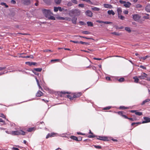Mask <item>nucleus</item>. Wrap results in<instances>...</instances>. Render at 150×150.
<instances>
[{"label": "nucleus", "instance_id": "1", "mask_svg": "<svg viewBox=\"0 0 150 150\" xmlns=\"http://www.w3.org/2000/svg\"><path fill=\"white\" fill-rule=\"evenodd\" d=\"M67 93L70 95H67V98H69L71 100H72L74 98H78L80 97L82 95V93L81 92H76L71 93L69 92H66L64 91H62L60 92L61 97L64 96V95Z\"/></svg>", "mask_w": 150, "mask_h": 150}, {"label": "nucleus", "instance_id": "2", "mask_svg": "<svg viewBox=\"0 0 150 150\" xmlns=\"http://www.w3.org/2000/svg\"><path fill=\"white\" fill-rule=\"evenodd\" d=\"M81 11L78 9L76 8L72 9L69 11V15L70 17H72L73 15H74L75 16H79L81 14Z\"/></svg>", "mask_w": 150, "mask_h": 150}, {"label": "nucleus", "instance_id": "3", "mask_svg": "<svg viewBox=\"0 0 150 150\" xmlns=\"http://www.w3.org/2000/svg\"><path fill=\"white\" fill-rule=\"evenodd\" d=\"M25 132L23 131L20 130L18 131H12L11 132V134L13 135H24L25 134Z\"/></svg>", "mask_w": 150, "mask_h": 150}, {"label": "nucleus", "instance_id": "4", "mask_svg": "<svg viewBox=\"0 0 150 150\" xmlns=\"http://www.w3.org/2000/svg\"><path fill=\"white\" fill-rule=\"evenodd\" d=\"M42 11L45 16L47 18L48 17H49L51 14L50 11L49 10L44 9L42 10Z\"/></svg>", "mask_w": 150, "mask_h": 150}, {"label": "nucleus", "instance_id": "5", "mask_svg": "<svg viewBox=\"0 0 150 150\" xmlns=\"http://www.w3.org/2000/svg\"><path fill=\"white\" fill-rule=\"evenodd\" d=\"M138 78L141 79H144L146 80L147 78H148V75L145 73H143L142 74L141 76H138Z\"/></svg>", "mask_w": 150, "mask_h": 150}, {"label": "nucleus", "instance_id": "6", "mask_svg": "<svg viewBox=\"0 0 150 150\" xmlns=\"http://www.w3.org/2000/svg\"><path fill=\"white\" fill-rule=\"evenodd\" d=\"M129 112L132 113H135L136 115L138 116H140L142 115V112H138L137 110H131Z\"/></svg>", "mask_w": 150, "mask_h": 150}, {"label": "nucleus", "instance_id": "7", "mask_svg": "<svg viewBox=\"0 0 150 150\" xmlns=\"http://www.w3.org/2000/svg\"><path fill=\"white\" fill-rule=\"evenodd\" d=\"M21 1L23 4L26 5H29L31 3V0H22Z\"/></svg>", "mask_w": 150, "mask_h": 150}, {"label": "nucleus", "instance_id": "8", "mask_svg": "<svg viewBox=\"0 0 150 150\" xmlns=\"http://www.w3.org/2000/svg\"><path fill=\"white\" fill-rule=\"evenodd\" d=\"M86 15L89 17H92L93 16V13L90 10H87L85 12Z\"/></svg>", "mask_w": 150, "mask_h": 150}, {"label": "nucleus", "instance_id": "9", "mask_svg": "<svg viewBox=\"0 0 150 150\" xmlns=\"http://www.w3.org/2000/svg\"><path fill=\"white\" fill-rule=\"evenodd\" d=\"M141 18V16L138 14H135L133 15V18L136 21L138 20Z\"/></svg>", "mask_w": 150, "mask_h": 150}, {"label": "nucleus", "instance_id": "10", "mask_svg": "<svg viewBox=\"0 0 150 150\" xmlns=\"http://www.w3.org/2000/svg\"><path fill=\"white\" fill-rule=\"evenodd\" d=\"M117 113L119 115L123 117L124 118H127V116L124 114H125V112L123 111H119Z\"/></svg>", "mask_w": 150, "mask_h": 150}, {"label": "nucleus", "instance_id": "11", "mask_svg": "<svg viewBox=\"0 0 150 150\" xmlns=\"http://www.w3.org/2000/svg\"><path fill=\"white\" fill-rule=\"evenodd\" d=\"M144 120L142 121V123H145L150 122V118L147 117H144Z\"/></svg>", "mask_w": 150, "mask_h": 150}, {"label": "nucleus", "instance_id": "12", "mask_svg": "<svg viewBox=\"0 0 150 150\" xmlns=\"http://www.w3.org/2000/svg\"><path fill=\"white\" fill-rule=\"evenodd\" d=\"M97 139L103 140V141H106L108 140V138L104 136H99L98 138H97Z\"/></svg>", "mask_w": 150, "mask_h": 150}, {"label": "nucleus", "instance_id": "13", "mask_svg": "<svg viewBox=\"0 0 150 150\" xmlns=\"http://www.w3.org/2000/svg\"><path fill=\"white\" fill-rule=\"evenodd\" d=\"M89 134H91V135H86V137L89 138H93L94 137H97V136H95L91 132V130H90Z\"/></svg>", "mask_w": 150, "mask_h": 150}, {"label": "nucleus", "instance_id": "14", "mask_svg": "<svg viewBox=\"0 0 150 150\" xmlns=\"http://www.w3.org/2000/svg\"><path fill=\"white\" fill-rule=\"evenodd\" d=\"M56 134L54 133H49L46 136V139H48L50 137H52L54 136Z\"/></svg>", "mask_w": 150, "mask_h": 150}, {"label": "nucleus", "instance_id": "15", "mask_svg": "<svg viewBox=\"0 0 150 150\" xmlns=\"http://www.w3.org/2000/svg\"><path fill=\"white\" fill-rule=\"evenodd\" d=\"M43 95V93L41 91H38L36 94V96L38 97H40Z\"/></svg>", "mask_w": 150, "mask_h": 150}, {"label": "nucleus", "instance_id": "16", "mask_svg": "<svg viewBox=\"0 0 150 150\" xmlns=\"http://www.w3.org/2000/svg\"><path fill=\"white\" fill-rule=\"evenodd\" d=\"M96 22L98 23H104L105 24H109L112 23L110 22L109 21H102L100 20H97L96 21Z\"/></svg>", "mask_w": 150, "mask_h": 150}, {"label": "nucleus", "instance_id": "17", "mask_svg": "<svg viewBox=\"0 0 150 150\" xmlns=\"http://www.w3.org/2000/svg\"><path fill=\"white\" fill-rule=\"evenodd\" d=\"M25 64L30 66H31L32 65H35L36 64V63L35 62H25Z\"/></svg>", "mask_w": 150, "mask_h": 150}, {"label": "nucleus", "instance_id": "18", "mask_svg": "<svg viewBox=\"0 0 150 150\" xmlns=\"http://www.w3.org/2000/svg\"><path fill=\"white\" fill-rule=\"evenodd\" d=\"M19 57L25 58H30L32 59L33 58V56L32 55H31L29 56H25V57H23L22 56H20Z\"/></svg>", "mask_w": 150, "mask_h": 150}, {"label": "nucleus", "instance_id": "19", "mask_svg": "<svg viewBox=\"0 0 150 150\" xmlns=\"http://www.w3.org/2000/svg\"><path fill=\"white\" fill-rule=\"evenodd\" d=\"M77 18L74 17L71 19V21L72 23L74 24H76V23Z\"/></svg>", "mask_w": 150, "mask_h": 150}, {"label": "nucleus", "instance_id": "20", "mask_svg": "<svg viewBox=\"0 0 150 150\" xmlns=\"http://www.w3.org/2000/svg\"><path fill=\"white\" fill-rule=\"evenodd\" d=\"M117 11L118 14V16L120 17V15H121L122 12V9L120 8H117Z\"/></svg>", "mask_w": 150, "mask_h": 150}, {"label": "nucleus", "instance_id": "21", "mask_svg": "<svg viewBox=\"0 0 150 150\" xmlns=\"http://www.w3.org/2000/svg\"><path fill=\"white\" fill-rule=\"evenodd\" d=\"M104 6L105 8H112L111 5L108 4H104Z\"/></svg>", "mask_w": 150, "mask_h": 150}, {"label": "nucleus", "instance_id": "22", "mask_svg": "<svg viewBox=\"0 0 150 150\" xmlns=\"http://www.w3.org/2000/svg\"><path fill=\"white\" fill-rule=\"evenodd\" d=\"M35 129V128L34 127H30L28 128L27 131L28 132H31L33 131H34Z\"/></svg>", "mask_w": 150, "mask_h": 150}, {"label": "nucleus", "instance_id": "23", "mask_svg": "<svg viewBox=\"0 0 150 150\" xmlns=\"http://www.w3.org/2000/svg\"><path fill=\"white\" fill-rule=\"evenodd\" d=\"M108 13L110 15L112 14V15H114L115 14V13L112 10L108 11Z\"/></svg>", "mask_w": 150, "mask_h": 150}, {"label": "nucleus", "instance_id": "24", "mask_svg": "<svg viewBox=\"0 0 150 150\" xmlns=\"http://www.w3.org/2000/svg\"><path fill=\"white\" fill-rule=\"evenodd\" d=\"M145 9L147 12H150V4L147 5Z\"/></svg>", "mask_w": 150, "mask_h": 150}, {"label": "nucleus", "instance_id": "25", "mask_svg": "<svg viewBox=\"0 0 150 150\" xmlns=\"http://www.w3.org/2000/svg\"><path fill=\"white\" fill-rule=\"evenodd\" d=\"M138 77L137 76L134 77L133 78V79H134V81L136 83H138L139 81V79H138Z\"/></svg>", "mask_w": 150, "mask_h": 150}, {"label": "nucleus", "instance_id": "26", "mask_svg": "<svg viewBox=\"0 0 150 150\" xmlns=\"http://www.w3.org/2000/svg\"><path fill=\"white\" fill-rule=\"evenodd\" d=\"M131 4L130 2H128L127 3H125L124 4V6L128 8L129 7Z\"/></svg>", "mask_w": 150, "mask_h": 150}, {"label": "nucleus", "instance_id": "27", "mask_svg": "<svg viewBox=\"0 0 150 150\" xmlns=\"http://www.w3.org/2000/svg\"><path fill=\"white\" fill-rule=\"evenodd\" d=\"M150 101V99H147L143 101L142 103L141 104L142 105H143L144 104L146 103L149 102Z\"/></svg>", "mask_w": 150, "mask_h": 150}, {"label": "nucleus", "instance_id": "28", "mask_svg": "<svg viewBox=\"0 0 150 150\" xmlns=\"http://www.w3.org/2000/svg\"><path fill=\"white\" fill-rule=\"evenodd\" d=\"M70 138L73 140L77 141L78 140V138L76 137L71 136L70 137Z\"/></svg>", "mask_w": 150, "mask_h": 150}, {"label": "nucleus", "instance_id": "29", "mask_svg": "<svg viewBox=\"0 0 150 150\" xmlns=\"http://www.w3.org/2000/svg\"><path fill=\"white\" fill-rule=\"evenodd\" d=\"M91 9L93 11H98L100 10V8L97 7H94L92 8Z\"/></svg>", "mask_w": 150, "mask_h": 150}, {"label": "nucleus", "instance_id": "30", "mask_svg": "<svg viewBox=\"0 0 150 150\" xmlns=\"http://www.w3.org/2000/svg\"><path fill=\"white\" fill-rule=\"evenodd\" d=\"M43 1L45 3L47 4L50 5L51 3L50 0H43Z\"/></svg>", "mask_w": 150, "mask_h": 150}, {"label": "nucleus", "instance_id": "31", "mask_svg": "<svg viewBox=\"0 0 150 150\" xmlns=\"http://www.w3.org/2000/svg\"><path fill=\"white\" fill-rule=\"evenodd\" d=\"M82 33L84 34L88 35L91 33L90 32L87 31H84L82 32Z\"/></svg>", "mask_w": 150, "mask_h": 150}, {"label": "nucleus", "instance_id": "32", "mask_svg": "<svg viewBox=\"0 0 150 150\" xmlns=\"http://www.w3.org/2000/svg\"><path fill=\"white\" fill-rule=\"evenodd\" d=\"M47 18H48V19L50 20H55V17L52 16H51L50 15L49 17H48Z\"/></svg>", "mask_w": 150, "mask_h": 150}, {"label": "nucleus", "instance_id": "33", "mask_svg": "<svg viewBox=\"0 0 150 150\" xmlns=\"http://www.w3.org/2000/svg\"><path fill=\"white\" fill-rule=\"evenodd\" d=\"M34 70L36 71L40 72L42 71V69L41 68H35Z\"/></svg>", "mask_w": 150, "mask_h": 150}, {"label": "nucleus", "instance_id": "34", "mask_svg": "<svg viewBox=\"0 0 150 150\" xmlns=\"http://www.w3.org/2000/svg\"><path fill=\"white\" fill-rule=\"evenodd\" d=\"M87 23L89 26H92L93 25V23L91 22L88 21L87 22Z\"/></svg>", "mask_w": 150, "mask_h": 150}, {"label": "nucleus", "instance_id": "35", "mask_svg": "<svg viewBox=\"0 0 150 150\" xmlns=\"http://www.w3.org/2000/svg\"><path fill=\"white\" fill-rule=\"evenodd\" d=\"M56 18L58 20H64V18L60 16H57L56 17Z\"/></svg>", "mask_w": 150, "mask_h": 150}, {"label": "nucleus", "instance_id": "36", "mask_svg": "<svg viewBox=\"0 0 150 150\" xmlns=\"http://www.w3.org/2000/svg\"><path fill=\"white\" fill-rule=\"evenodd\" d=\"M55 3L57 4H59L61 2V0H54Z\"/></svg>", "mask_w": 150, "mask_h": 150}, {"label": "nucleus", "instance_id": "37", "mask_svg": "<svg viewBox=\"0 0 150 150\" xmlns=\"http://www.w3.org/2000/svg\"><path fill=\"white\" fill-rule=\"evenodd\" d=\"M129 108L128 107H126L124 106H120L119 109H128Z\"/></svg>", "mask_w": 150, "mask_h": 150}, {"label": "nucleus", "instance_id": "38", "mask_svg": "<svg viewBox=\"0 0 150 150\" xmlns=\"http://www.w3.org/2000/svg\"><path fill=\"white\" fill-rule=\"evenodd\" d=\"M111 34L115 35L118 36L120 35V33L115 32H112L111 33Z\"/></svg>", "mask_w": 150, "mask_h": 150}, {"label": "nucleus", "instance_id": "39", "mask_svg": "<svg viewBox=\"0 0 150 150\" xmlns=\"http://www.w3.org/2000/svg\"><path fill=\"white\" fill-rule=\"evenodd\" d=\"M125 29L127 31L129 32H130L131 31V30H130V29L129 28V27H126L125 28Z\"/></svg>", "mask_w": 150, "mask_h": 150}, {"label": "nucleus", "instance_id": "40", "mask_svg": "<svg viewBox=\"0 0 150 150\" xmlns=\"http://www.w3.org/2000/svg\"><path fill=\"white\" fill-rule=\"evenodd\" d=\"M79 43H80L82 44H85L86 45H89V44L88 43L83 42L82 41H80L79 42Z\"/></svg>", "mask_w": 150, "mask_h": 150}, {"label": "nucleus", "instance_id": "41", "mask_svg": "<svg viewBox=\"0 0 150 150\" xmlns=\"http://www.w3.org/2000/svg\"><path fill=\"white\" fill-rule=\"evenodd\" d=\"M1 5H3V6H5L6 7V8H8V6L6 5V4L5 3H4V2H1Z\"/></svg>", "mask_w": 150, "mask_h": 150}, {"label": "nucleus", "instance_id": "42", "mask_svg": "<svg viewBox=\"0 0 150 150\" xmlns=\"http://www.w3.org/2000/svg\"><path fill=\"white\" fill-rule=\"evenodd\" d=\"M125 80V79L124 78H120V79H119L118 80V81L120 82H123Z\"/></svg>", "mask_w": 150, "mask_h": 150}, {"label": "nucleus", "instance_id": "43", "mask_svg": "<svg viewBox=\"0 0 150 150\" xmlns=\"http://www.w3.org/2000/svg\"><path fill=\"white\" fill-rule=\"evenodd\" d=\"M79 36V37H81V38H85V39H89V40L92 39V38H87V37H84V36Z\"/></svg>", "mask_w": 150, "mask_h": 150}, {"label": "nucleus", "instance_id": "44", "mask_svg": "<svg viewBox=\"0 0 150 150\" xmlns=\"http://www.w3.org/2000/svg\"><path fill=\"white\" fill-rule=\"evenodd\" d=\"M72 5L73 4L72 2H71L70 1L68 2L67 4V6H72Z\"/></svg>", "mask_w": 150, "mask_h": 150}, {"label": "nucleus", "instance_id": "45", "mask_svg": "<svg viewBox=\"0 0 150 150\" xmlns=\"http://www.w3.org/2000/svg\"><path fill=\"white\" fill-rule=\"evenodd\" d=\"M72 3H73L75 4H77L78 2L76 0H71Z\"/></svg>", "mask_w": 150, "mask_h": 150}, {"label": "nucleus", "instance_id": "46", "mask_svg": "<svg viewBox=\"0 0 150 150\" xmlns=\"http://www.w3.org/2000/svg\"><path fill=\"white\" fill-rule=\"evenodd\" d=\"M111 107L110 106H108L107 107H105L104 108L103 110H108L110 109L111 108Z\"/></svg>", "mask_w": 150, "mask_h": 150}, {"label": "nucleus", "instance_id": "47", "mask_svg": "<svg viewBox=\"0 0 150 150\" xmlns=\"http://www.w3.org/2000/svg\"><path fill=\"white\" fill-rule=\"evenodd\" d=\"M141 123L140 122H133L132 123L131 125L132 126H133L135 124H140Z\"/></svg>", "mask_w": 150, "mask_h": 150}, {"label": "nucleus", "instance_id": "48", "mask_svg": "<svg viewBox=\"0 0 150 150\" xmlns=\"http://www.w3.org/2000/svg\"><path fill=\"white\" fill-rule=\"evenodd\" d=\"M121 20H124L125 18V17L120 15V17H119Z\"/></svg>", "mask_w": 150, "mask_h": 150}, {"label": "nucleus", "instance_id": "49", "mask_svg": "<svg viewBox=\"0 0 150 150\" xmlns=\"http://www.w3.org/2000/svg\"><path fill=\"white\" fill-rule=\"evenodd\" d=\"M58 7H54V11L55 12H57L58 11Z\"/></svg>", "mask_w": 150, "mask_h": 150}, {"label": "nucleus", "instance_id": "50", "mask_svg": "<svg viewBox=\"0 0 150 150\" xmlns=\"http://www.w3.org/2000/svg\"><path fill=\"white\" fill-rule=\"evenodd\" d=\"M64 19H64L65 20H66L67 21H70L71 20V18L69 17L64 18Z\"/></svg>", "mask_w": 150, "mask_h": 150}, {"label": "nucleus", "instance_id": "51", "mask_svg": "<svg viewBox=\"0 0 150 150\" xmlns=\"http://www.w3.org/2000/svg\"><path fill=\"white\" fill-rule=\"evenodd\" d=\"M94 146L95 148L97 149H100L101 148V146H100L95 145Z\"/></svg>", "mask_w": 150, "mask_h": 150}, {"label": "nucleus", "instance_id": "52", "mask_svg": "<svg viewBox=\"0 0 150 150\" xmlns=\"http://www.w3.org/2000/svg\"><path fill=\"white\" fill-rule=\"evenodd\" d=\"M126 119H129V120H131L132 121H133L135 120V119H133L132 118H129L127 116V118H126Z\"/></svg>", "mask_w": 150, "mask_h": 150}, {"label": "nucleus", "instance_id": "53", "mask_svg": "<svg viewBox=\"0 0 150 150\" xmlns=\"http://www.w3.org/2000/svg\"><path fill=\"white\" fill-rule=\"evenodd\" d=\"M0 117H1L3 118H5L6 116L4 115L3 113L0 114Z\"/></svg>", "mask_w": 150, "mask_h": 150}, {"label": "nucleus", "instance_id": "54", "mask_svg": "<svg viewBox=\"0 0 150 150\" xmlns=\"http://www.w3.org/2000/svg\"><path fill=\"white\" fill-rule=\"evenodd\" d=\"M79 7L83 8L84 7V4H79L78 5Z\"/></svg>", "mask_w": 150, "mask_h": 150}, {"label": "nucleus", "instance_id": "55", "mask_svg": "<svg viewBox=\"0 0 150 150\" xmlns=\"http://www.w3.org/2000/svg\"><path fill=\"white\" fill-rule=\"evenodd\" d=\"M70 42H73L74 43H79V42L78 41H74L72 40H71Z\"/></svg>", "mask_w": 150, "mask_h": 150}, {"label": "nucleus", "instance_id": "56", "mask_svg": "<svg viewBox=\"0 0 150 150\" xmlns=\"http://www.w3.org/2000/svg\"><path fill=\"white\" fill-rule=\"evenodd\" d=\"M78 140H77V141H81L82 140V137H78Z\"/></svg>", "mask_w": 150, "mask_h": 150}, {"label": "nucleus", "instance_id": "57", "mask_svg": "<svg viewBox=\"0 0 150 150\" xmlns=\"http://www.w3.org/2000/svg\"><path fill=\"white\" fill-rule=\"evenodd\" d=\"M139 67L143 69H146V67L143 66V65H140L139 66Z\"/></svg>", "mask_w": 150, "mask_h": 150}, {"label": "nucleus", "instance_id": "58", "mask_svg": "<svg viewBox=\"0 0 150 150\" xmlns=\"http://www.w3.org/2000/svg\"><path fill=\"white\" fill-rule=\"evenodd\" d=\"M6 67H0V71H2L3 70L5 69H6Z\"/></svg>", "mask_w": 150, "mask_h": 150}, {"label": "nucleus", "instance_id": "59", "mask_svg": "<svg viewBox=\"0 0 150 150\" xmlns=\"http://www.w3.org/2000/svg\"><path fill=\"white\" fill-rule=\"evenodd\" d=\"M77 134L78 135H85V134L84 133H82L81 132H77Z\"/></svg>", "mask_w": 150, "mask_h": 150}, {"label": "nucleus", "instance_id": "60", "mask_svg": "<svg viewBox=\"0 0 150 150\" xmlns=\"http://www.w3.org/2000/svg\"><path fill=\"white\" fill-rule=\"evenodd\" d=\"M36 1V2L35 3V5L36 6H38V0H35Z\"/></svg>", "mask_w": 150, "mask_h": 150}, {"label": "nucleus", "instance_id": "61", "mask_svg": "<svg viewBox=\"0 0 150 150\" xmlns=\"http://www.w3.org/2000/svg\"><path fill=\"white\" fill-rule=\"evenodd\" d=\"M59 59H54L51 60V62H56L59 61Z\"/></svg>", "mask_w": 150, "mask_h": 150}, {"label": "nucleus", "instance_id": "62", "mask_svg": "<svg viewBox=\"0 0 150 150\" xmlns=\"http://www.w3.org/2000/svg\"><path fill=\"white\" fill-rule=\"evenodd\" d=\"M11 3L12 4H15L16 3V1L14 0H12L11 1Z\"/></svg>", "mask_w": 150, "mask_h": 150}, {"label": "nucleus", "instance_id": "63", "mask_svg": "<svg viewBox=\"0 0 150 150\" xmlns=\"http://www.w3.org/2000/svg\"><path fill=\"white\" fill-rule=\"evenodd\" d=\"M136 7L137 8H141L142 7V6L140 4H138L136 6Z\"/></svg>", "mask_w": 150, "mask_h": 150}, {"label": "nucleus", "instance_id": "64", "mask_svg": "<svg viewBox=\"0 0 150 150\" xmlns=\"http://www.w3.org/2000/svg\"><path fill=\"white\" fill-rule=\"evenodd\" d=\"M12 149L13 150H19L18 148L16 147H13Z\"/></svg>", "mask_w": 150, "mask_h": 150}]
</instances>
